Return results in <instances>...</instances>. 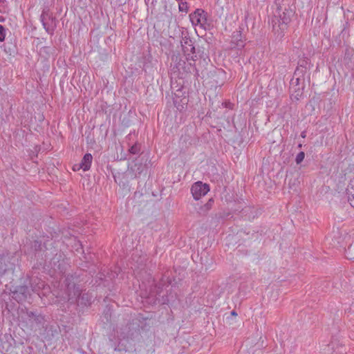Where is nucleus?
Wrapping results in <instances>:
<instances>
[{
	"mask_svg": "<svg viewBox=\"0 0 354 354\" xmlns=\"http://www.w3.org/2000/svg\"><path fill=\"white\" fill-rule=\"evenodd\" d=\"M292 11L284 7L283 10L281 8L276 10L275 15L272 19V29L279 37H281L283 35L284 31L288 28V24L291 20Z\"/></svg>",
	"mask_w": 354,
	"mask_h": 354,
	"instance_id": "obj_1",
	"label": "nucleus"
},
{
	"mask_svg": "<svg viewBox=\"0 0 354 354\" xmlns=\"http://www.w3.org/2000/svg\"><path fill=\"white\" fill-rule=\"evenodd\" d=\"M77 278L73 275L68 274L64 281V292L68 297V300L71 303L76 302L81 296L82 290L77 284Z\"/></svg>",
	"mask_w": 354,
	"mask_h": 354,
	"instance_id": "obj_2",
	"label": "nucleus"
},
{
	"mask_svg": "<svg viewBox=\"0 0 354 354\" xmlns=\"http://www.w3.org/2000/svg\"><path fill=\"white\" fill-rule=\"evenodd\" d=\"M180 43L183 51L186 57V59L187 61L195 62L196 60L197 55H196V49L194 46V41L190 38V37H189L187 35L183 36Z\"/></svg>",
	"mask_w": 354,
	"mask_h": 354,
	"instance_id": "obj_3",
	"label": "nucleus"
},
{
	"mask_svg": "<svg viewBox=\"0 0 354 354\" xmlns=\"http://www.w3.org/2000/svg\"><path fill=\"white\" fill-rule=\"evenodd\" d=\"M26 324L31 330H37L44 324V318L41 314L32 311L26 312Z\"/></svg>",
	"mask_w": 354,
	"mask_h": 354,
	"instance_id": "obj_4",
	"label": "nucleus"
},
{
	"mask_svg": "<svg viewBox=\"0 0 354 354\" xmlns=\"http://www.w3.org/2000/svg\"><path fill=\"white\" fill-rule=\"evenodd\" d=\"M41 21L46 31L53 35L57 27V19L48 10H44L41 15Z\"/></svg>",
	"mask_w": 354,
	"mask_h": 354,
	"instance_id": "obj_5",
	"label": "nucleus"
},
{
	"mask_svg": "<svg viewBox=\"0 0 354 354\" xmlns=\"http://www.w3.org/2000/svg\"><path fill=\"white\" fill-rule=\"evenodd\" d=\"M189 19L193 26H198L201 28L206 29L207 13L204 10L198 8L189 15Z\"/></svg>",
	"mask_w": 354,
	"mask_h": 354,
	"instance_id": "obj_6",
	"label": "nucleus"
},
{
	"mask_svg": "<svg viewBox=\"0 0 354 354\" xmlns=\"http://www.w3.org/2000/svg\"><path fill=\"white\" fill-rule=\"evenodd\" d=\"M15 264L10 260L8 255L0 254V280L3 276L13 273ZM1 281H0V283Z\"/></svg>",
	"mask_w": 354,
	"mask_h": 354,
	"instance_id": "obj_7",
	"label": "nucleus"
},
{
	"mask_svg": "<svg viewBox=\"0 0 354 354\" xmlns=\"http://www.w3.org/2000/svg\"><path fill=\"white\" fill-rule=\"evenodd\" d=\"M192 196L195 200H199L202 196L206 195L209 191V186L201 181L195 183L191 189Z\"/></svg>",
	"mask_w": 354,
	"mask_h": 354,
	"instance_id": "obj_8",
	"label": "nucleus"
},
{
	"mask_svg": "<svg viewBox=\"0 0 354 354\" xmlns=\"http://www.w3.org/2000/svg\"><path fill=\"white\" fill-rule=\"evenodd\" d=\"M12 297L18 302L25 301L28 296L30 295V289L26 285L17 286L12 291Z\"/></svg>",
	"mask_w": 354,
	"mask_h": 354,
	"instance_id": "obj_9",
	"label": "nucleus"
},
{
	"mask_svg": "<svg viewBox=\"0 0 354 354\" xmlns=\"http://www.w3.org/2000/svg\"><path fill=\"white\" fill-rule=\"evenodd\" d=\"M305 78H301L297 76H293L290 80V88L294 92L296 93V95L298 96L301 94V91L304 88Z\"/></svg>",
	"mask_w": 354,
	"mask_h": 354,
	"instance_id": "obj_10",
	"label": "nucleus"
},
{
	"mask_svg": "<svg viewBox=\"0 0 354 354\" xmlns=\"http://www.w3.org/2000/svg\"><path fill=\"white\" fill-rule=\"evenodd\" d=\"M244 46L245 43L243 40L241 32L240 31L234 32L232 35L230 47L232 48H236L238 49H241Z\"/></svg>",
	"mask_w": 354,
	"mask_h": 354,
	"instance_id": "obj_11",
	"label": "nucleus"
},
{
	"mask_svg": "<svg viewBox=\"0 0 354 354\" xmlns=\"http://www.w3.org/2000/svg\"><path fill=\"white\" fill-rule=\"evenodd\" d=\"M326 350L328 354H344V351H345L337 340H332L326 346Z\"/></svg>",
	"mask_w": 354,
	"mask_h": 354,
	"instance_id": "obj_12",
	"label": "nucleus"
},
{
	"mask_svg": "<svg viewBox=\"0 0 354 354\" xmlns=\"http://www.w3.org/2000/svg\"><path fill=\"white\" fill-rule=\"evenodd\" d=\"M93 156L91 153H86L82 158L81 162L78 164L77 169H82L84 171H88L91 165Z\"/></svg>",
	"mask_w": 354,
	"mask_h": 354,
	"instance_id": "obj_13",
	"label": "nucleus"
},
{
	"mask_svg": "<svg viewBox=\"0 0 354 354\" xmlns=\"http://www.w3.org/2000/svg\"><path fill=\"white\" fill-rule=\"evenodd\" d=\"M348 259H354V244H351L345 251Z\"/></svg>",
	"mask_w": 354,
	"mask_h": 354,
	"instance_id": "obj_14",
	"label": "nucleus"
},
{
	"mask_svg": "<svg viewBox=\"0 0 354 354\" xmlns=\"http://www.w3.org/2000/svg\"><path fill=\"white\" fill-rule=\"evenodd\" d=\"M308 69L302 68V67H297L294 75L295 76H297L301 78H305V75L307 73Z\"/></svg>",
	"mask_w": 354,
	"mask_h": 354,
	"instance_id": "obj_15",
	"label": "nucleus"
},
{
	"mask_svg": "<svg viewBox=\"0 0 354 354\" xmlns=\"http://www.w3.org/2000/svg\"><path fill=\"white\" fill-rule=\"evenodd\" d=\"M310 65V62L308 59H300L298 62V66L297 67H302L306 69H308Z\"/></svg>",
	"mask_w": 354,
	"mask_h": 354,
	"instance_id": "obj_16",
	"label": "nucleus"
},
{
	"mask_svg": "<svg viewBox=\"0 0 354 354\" xmlns=\"http://www.w3.org/2000/svg\"><path fill=\"white\" fill-rule=\"evenodd\" d=\"M305 158V153L304 151H301L299 152L297 156H296V158H295V162L297 164H300L304 159Z\"/></svg>",
	"mask_w": 354,
	"mask_h": 354,
	"instance_id": "obj_17",
	"label": "nucleus"
},
{
	"mask_svg": "<svg viewBox=\"0 0 354 354\" xmlns=\"http://www.w3.org/2000/svg\"><path fill=\"white\" fill-rule=\"evenodd\" d=\"M348 192V201L350 205L354 208V194H353L348 189H347Z\"/></svg>",
	"mask_w": 354,
	"mask_h": 354,
	"instance_id": "obj_18",
	"label": "nucleus"
},
{
	"mask_svg": "<svg viewBox=\"0 0 354 354\" xmlns=\"http://www.w3.org/2000/svg\"><path fill=\"white\" fill-rule=\"evenodd\" d=\"M6 35V30L3 26L0 25V41L5 40Z\"/></svg>",
	"mask_w": 354,
	"mask_h": 354,
	"instance_id": "obj_19",
	"label": "nucleus"
},
{
	"mask_svg": "<svg viewBox=\"0 0 354 354\" xmlns=\"http://www.w3.org/2000/svg\"><path fill=\"white\" fill-rule=\"evenodd\" d=\"M31 247L35 251H39L41 249V243L39 241H34Z\"/></svg>",
	"mask_w": 354,
	"mask_h": 354,
	"instance_id": "obj_20",
	"label": "nucleus"
},
{
	"mask_svg": "<svg viewBox=\"0 0 354 354\" xmlns=\"http://www.w3.org/2000/svg\"><path fill=\"white\" fill-rule=\"evenodd\" d=\"M140 151V147L139 145H133L130 149H129V152L132 154H138Z\"/></svg>",
	"mask_w": 354,
	"mask_h": 354,
	"instance_id": "obj_21",
	"label": "nucleus"
},
{
	"mask_svg": "<svg viewBox=\"0 0 354 354\" xmlns=\"http://www.w3.org/2000/svg\"><path fill=\"white\" fill-rule=\"evenodd\" d=\"M179 10L187 12L188 10L187 3L186 2H180L179 3Z\"/></svg>",
	"mask_w": 354,
	"mask_h": 354,
	"instance_id": "obj_22",
	"label": "nucleus"
},
{
	"mask_svg": "<svg viewBox=\"0 0 354 354\" xmlns=\"http://www.w3.org/2000/svg\"><path fill=\"white\" fill-rule=\"evenodd\" d=\"M212 203H213V200L211 198L208 201V202L207 203H205L204 205L205 206V212H208L211 207H212Z\"/></svg>",
	"mask_w": 354,
	"mask_h": 354,
	"instance_id": "obj_23",
	"label": "nucleus"
},
{
	"mask_svg": "<svg viewBox=\"0 0 354 354\" xmlns=\"http://www.w3.org/2000/svg\"><path fill=\"white\" fill-rule=\"evenodd\" d=\"M283 0H275V4L277 6V10H278L279 8H281V10H283L282 3Z\"/></svg>",
	"mask_w": 354,
	"mask_h": 354,
	"instance_id": "obj_24",
	"label": "nucleus"
},
{
	"mask_svg": "<svg viewBox=\"0 0 354 354\" xmlns=\"http://www.w3.org/2000/svg\"><path fill=\"white\" fill-rule=\"evenodd\" d=\"M198 213L201 215H205L207 213V212H205V206H201L198 210L197 211Z\"/></svg>",
	"mask_w": 354,
	"mask_h": 354,
	"instance_id": "obj_25",
	"label": "nucleus"
},
{
	"mask_svg": "<svg viewBox=\"0 0 354 354\" xmlns=\"http://www.w3.org/2000/svg\"><path fill=\"white\" fill-rule=\"evenodd\" d=\"M50 50V47H48V46H44V47H42L41 49H40V53H47L48 54V51Z\"/></svg>",
	"mask_w": 354,
	"mask_h": 354,
	"instance_id": "obj_26",
	"label": "nucleus"
},
{
	"mask_svg": "<svg viewBox=\"0 0 354 354\" xmlns=\"http://www.w3.org/2000/svg\"><path fill=\"white\" fill-rule=\"evenodd\" d=\"M132 335H135V337L136 339H138V340L140 339V334L138 331H134L133 333H132L131 334Z\"/></svg>",
	"mask_w": 354,
	"mask_h": 354,
	"instance_id": "obj_27",
	"label": "nucleus"
},
{
	"mask_svg": "<svg viewBox=\"0 0 354 354\" xmlns=\"http://www.w3.org/2000/svg\"><path fill=\"white\" fill-rule=\"evenodd\" d=\"M77 165H75L73 166V170H74V171H78V170H80V169H77V168H78V166H77Z\"/></svg>",
	"mask_w": 354,
	"mask_h": 354,
	"instance_id": "obj_28",
	"label": "nucleus"
},
{
	"mask_svg": "<svg viewBox=\"0 0 354 354\" xmlns=\"http://www.w3.org/2000/svg\"><path fill=\"white\" fill-rule=\"evenodd\" d=\"M174 103L175 104V106L177 107V109H181L178 105H177V102L176 100H174Z\"/></svg>",
	"mask_w": 354,
	"mask_h": 354,
	"instance_id": "obj_29",
	"label": "nucleus"
},
{
	"mask_svg": "<svg viewBox=\"0 0 354 354\" xmlns=\"http://www.w3.org/2000/svg\"><path fill=\"white\" fill-rule=\"evenodd\" d=\"M85 297H86V298H87V297H88V295H85V294H83V295H82V300H84Z\"/></svg>",
	"mask_w": 354,
	"mask_h": 354,
	"instance_id": "obj_30",
	"label": "nucleus"
},
{
	"mask_svg": "<svg viewBox=\"0 0 354 354\" xmlns=\"http://www.w3.org/2000/svg\"><path fill=\"white\" fill-rule=\"evenodd\" d=\"M231 314H232V315H234V316H236V315H237V314H236V313L234 310H232V313H231Z\"/></svg>",
	"mask_w": 354,
	"mask_h": 354,
	"instance_id": "obj_31",
	"label": "nucleus"
},
{
	"mask_svg": "<svg viewBox=\"0 0 354 354\" xmlns=\"http://www.w3.org/2000/svg\"><path fill=\"white\" fill-rule=\"evenodd\" d=\"M301 136H302L303 138H304V137H305L304 132H303V133H301Z\"/></svg>",
	"mask_w": 354,
	"mask_h": 354,
	"instance_id": "obj_32",
	"label": "nucleus"
}]
</instances>
